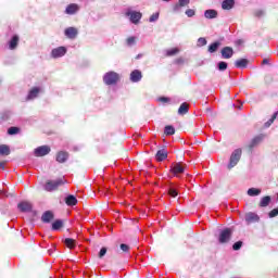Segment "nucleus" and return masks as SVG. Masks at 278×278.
<instances>
[{
  "label": "nucleus",
  "instance_id": "1",
  "mask_svg": "<svg viewBox=\"0 0 278 278\" xmlns=\"http://www.w3.org/2000/svg\"><path fill=\"white\" fill-rule=\"evenodd\" d=\"M242 157V149H236L229 159V163H228V170H231V168L238 166V162H240Z\"/></svg>",
  "mask_w": 278,
  "mask_h": 278
},
{
  "label": "nucleus",
  "instance_id": "2",
  "mask_svg": "<svg viewBox=\"0 0 278 278\" xmlns=\"http://www.w3.org/2000/svg\"><path fill=\"white\" fill-rule=\"evenodd\" d=\"M231 236H233V230L231 228H225L219 232L218 242L219 244H227L231 240Z\"/></svg>",
  "mask_w": 278,
  "mask_h": 278
},
{
  "label": "nucleus",
  "instance_id": "3",
  "mask_svg": "<svg viewBox=\"0 0 278 278\" xmlns=\"http://www.w3.org/2000/svg\"><path fill=\"white\" fill-rule=\"evenodd\" d=\"M119 79L118 74L115 72H109L103 76V81L106 86H114V84H117Z\"/></svg>",
  "mask_w": 278,
  "mask_h": 278
},
{
  "label": "nucleus",
  "instance_id": "4",
  "mask_svg": "<svg viewBox=\"0 0 278 278\" xmlns=\"http://www.w3.org/2000/svg\"><path fill=\"white\" fill-rule=\"evenodd\" d=\"M64 185V181H62V179H58V180H48L46 181V185H45V190L46 192H53L55 190H58V188L60 186H63Z\"/></svg>",
  "mask_w": 278,
  "mask_h": 278
},
{
  "label": "nucleus",
  "instance_id": "5",
  "mask_svg": "<svg viewBox=\"0 0 278 278\" xmlns=\"http://www.w3.org/2000/svg\"><path fill=\"white\" fill-rule=\"evenodd\" d=\"M51 153V147L49 146H40L35 149L34 154L36 157H45V155H49Z\"/></svg>",
  "mask_w": 278,
  "mask_h": 278
},
{
  "label": "nucleus",
  "instance_id": "6",
  "mask_svg": "<svg viewBox=\"0 0 278 278\" xmlns=\"http://www.w3.org/2000/svg\"><path fill=\"white\" fill-rule=\"evenodd\" d=\"M264 140V135H258V136H255L251 142L249 143L248 146V149L249 151H253V149H255V147H257V144H262Z\"/></svg>",
  "mask_w": 278,
  "mask_h": 278
},
{
  "label": "nucleus",
  "instance_id": "7",
  "mask_svg": "<svg viewBox=\"0 0 278 278\" xmlns=\"http://www.w3.org/2000/svg\"><path fill=\"white\" fill-rule=\"evenodd\" d=\"M64 55H66V48L65 47L54 48L51 51V56L54 58V59L64 58Z\"/></svg>",
  "mask_w": 278,
  "mask_h": 278
},
{
  "label": "nucleus",
  "instance_id": "8",
  "mask_svg": "<svg viewBox=\"0 0 278 278\" xmlns=\"http://www.w3.org/2000/svg\"><path fill=\"white\" fill-rule=\"evenodd\" d=\"M126 14L127 16H130V21L134 23V25H138V23H140V18H142V13L138 11L128 12Z\"/></svg>",
  "mask_w": 278,
  "mask_h": 278
},
{
  "label": "nucleus",
  "instance_id": "9",
  "mask_svg": "<svg viewBox=\"0 0 278 278\" xmlns=\"http://www.w3.org/2000/svg\"><path fill=\"white\" fill-rule=\"evenodd\" d=\"M222 58L224 60H231L233 58V48L231 47H224L220 51Z\"/></svg>",
  "mask_w": 278,
  "mask_h": 278
},
{
  "label": "nucleus",
  "instance_id": "10",
  "mask_svg": "<svg viewBox=\"0 0 278 278\" xmlns=\"http://www.w3.org/2000/svg\"><path fill=\"white\" fill-rule=\"evenodd\" d=\"M20 212H31L34 210V205L31 202L23 201L17 204Z\"/></svg>",
  "mask_w": 278,
  "mask_h": 278
},
{
  "label": "nucleus",
  "instance_id": "11",
  "mask_svg": "<svg viewBox=\"0 0 278 278\" xmlns=\"http://www.w3.org/2000/svg\"><path fill=\"white\" fill-rule=\"evenodd\" d=\"M245 223L247 225H252V223H260V215L251 212L245 214Z\"/></svg>",
  "mask_w": 278,
  "mask_h": 278
},
{
  "label": "nucleus",
  "instance_id": "12",
  "mask_svg": "<svg viewBox=\"0 0 278 278\" xmlns=\"http://www.w3.org/2000/svg\"><path fill=\"white\" fill-rule=\"evenodd\" d=\"M66 38H70V40H75L77 38L78 30L75 27H68L64 31Z\"/></svg>",
  "mask_w": 278,
  "mask_h": 278
},
{
  "label": "nucleus",
  "instance_id": "13",
  "mask_svg": "<svg viewBox=\"0 0 278 278\" xmlns=\"http://www.w3.org/2000/svg\"><path fill=\"white\" fill-rule=\"evenodd\" d=\"M170 170L175 175H181L184 173V170H186V164L176 163V164H174V166L172 167Z\"/></svg>",
  "mask_w": 278,
  "mask_h": 278
},
{
  "label": "nucleus",
  "instance_id": "14",
  "mask_svg": "<svg viewBox=\"0 0 278 278\" xmlns=\"http://www.w3.org/2000/svg\"><path fill=\"white\" fill-rule=\"evenodd\" d=\"M156 162H164V160H166V157H168V151H166L165 148L157 150L156 154Z\"/></svg>",
  "mask_w": 278,
  "mask_h": 278
},
{
  "label": "nucleus",
  "instance_id": "15",
  "mask_svg": "<svg viewBox=\"0 0 278 278\" xmlns=\"http://www.w3.org/2000/svg\"><path fill=\"white\" fill-rule=\"evenodd\" d=\"M140 79H142V72H140V70H135L130 73V81L138 84Z\"/></svg>",
  "mask_w": 278,
  "mask_h": 278
},
{
  "label": "nucleus",
  "instance_id": "16",
  "mask_svg": "<svg viewBox=\"0 0 278 278\" xmlns=\"http://www.w3.org/2000/svg\"><path fill=\"white\" fill-rule=\"evenodd\" d=\"M53 218H55V215L51 211H46L41 215V223L49 224L51 223V220H53Z\"/></svg>",
  "mask_w": 278,
  "mask_h": 278
},
{
  "label": "nucleus",
  "instance_id": "17",
  "mask_svg": "<svg viewBox=\"0 0 278 278\" xmlns=\"http://www.w3.org/2000/svg\"><path fill=\"white\" fill-rule=\"evenodd\" d=\"M66 160H68V152L60 151L56 153V162H59V164H64Z\"/></svg>",
  "mask_w": 278,
  "mask_h": 278
},
{
  "label": "nucleus",
  "instance_id": "18",
  "mask_svg": "<svg viewBox=\"0 0 278 278\" xmlns=\"http://www.w3.org/2000/svg\"><path fill=\"white\" fill-rule=\"evenodd\" d=\"M79 11V5L72 3L66 7L65 14H76Z\"/></svg>",
  "mask_w": 278,
  "mask_h": 278
},
{
  "label": "nucleus",
  "instance_id": "19",
  "mask_svg": "<svg viewBox=\"0 0 278 278\" xmlns=\"http://www.w3.org/2000/svg\"><path fill=\"white\" fill-rule=\"evenodd\" d=\"M236 68H247L249 66V60L248 59H238L235 62Z\"/></svg>",
  "mask_w": 278,
  "mask_h": 278
},
{
  "label": "nucleus",
  "instance_id": "20",
  "mask_svg": "<svg viewBox=\"0 0 278 278\" xmlns=\"http://www.w3.org/2000/svg\"><path fill=\"white\" fill-rule=\"evenodd\" d=\"M18 35H14L12 39L9 41V49H11V51H14V49L18 47Z\"/></svg>",
  "mask_w": 278,
  "mask_h": 278
},
{
  "label": "nucleus",
  "instance_id": "21",
  "mask_svg": "<svg viewBox=\"0 0 278 278\" xmlns=\"http://www.w3.org/2000/svg\"><path fill=\"white\" fill-rule=\"evenodd\" d=\"M189 110H190V105L187 102H184L182 104H180L178 109V114L180 116H184L185 114H188Z\"/></svg>",
  "mask_w": 278,
  "mask_h": 278
},
{
  "label": "nucleus",
  "instance_id": "22",
  "mask_svg": "<svg viewBox=\"0 0 278 278\" xmlns=\"http://www.w3.org/2000/svg\"><path fill=\"white\" fill-rule=\"evenodd\" d=\"M65 203L70 207H73L74 205H77V198H75L73 194H70L65 198Z\"/></svg>",
  "mask_w": 278,
  "mask_h": 278
},
{
  "label": "nucleus",
  "instance_id": "23",
  "mask_svg": "<svg viewBox=\"0 0 278 278\" xmlns=\"http://www.w3.org/2000/svg\"><path fill=\"white\" fill-rule=\"evenodd\" d=\"M233 5H236L235 0H224L222 2L223 10H231L233 8Z\"/></svg>",
  "mask_w": 278,
  "mask_h": 278
},
{
  "label": "nucleus",
  "instance_id": "24",
  "mask_svg": "<svg viewBox=\"0 0 278 278\" xmlns=\"http://www.w3.org/2000/svg\"><path fill=\"white\" fill-rule=\"evenodd\" d=\"M64 244L67 247V249H75L77 247V241L72 238H66L64 240Z\"/></svg>",
  "mask_w": 278,
  "mask_h": 278
},
{
  "label": "nucleus",
  "instance_id": "25",
  "mask_svg": "<svg viewBox=\"0 0 278 278\" xmlns=\"http://www.w3.org/2000/svg\"><path fill=\"white\" fill-rule=\"evenodd\" d=\"M39 93H40V88L34 87L33 89H30L27 96V99L28 100L36 99V97H38Z\"/></svg>",
  "mask_w": 278,
  "mask_h": 278
},
{
  "label": "nucleus",
  "instance_id": "26",
  "mask_svg": "<svg viewBox=\"0 0 278 278\" xmlns=\"http://www.w3.org/2000/svg\"><path fill=\"white\" fill-rule=\"evenodd\" d=\"M64 227V222L62 219H56L52 223V231H58Z\"/></svg>",
  "mask_w": 278,
  "mask_h": 278
},
{
  "label": "nucleus",
  "instance_id": "27",
  "mask_svg": "<svg viewBox=\"0 0 278 278\" xmlns=\"http://www.w3.org/2000/svg\"><path fill=\"white\" fill-rule=\"evenodd\" d=\"M205 18H216L218 16V12L214 9L206 10L204 12Z\"/></svg>",
  "mask_w": 278,
  "mask_h": 278
},
{
  "label": "nucleus",
  "instance_id": "28",
  "mask_svg": "<svg viewBox=\"0 0 278 278\" xmlns=\"http://www.w3.org/2000/svg\"><path fill=\"white\" fill-rule=\"evenodd\" d=\"M258 205L260 207H268L270 205V195L263 197Z\"/></svg>",
  "mask_w": 278,
  "mask_h": 278
},
{
  "label": "nucleus",
  "instance_id": "29",
  "mask_svg": "<svg viewBox=\"0 0 278 278\" xmlns=\"http://www.w3.org/2000/svg\"><path fill=\"white\" fill-rule=\"evenodd\" d=\"M218 47H220V41H215L208 46V53H216L218 51Z\"/></svg>",
  "mask_w": 278,
  "mask_h": 278
},
{
  "label": "nucleus",
  "instance_id": "30",
  "mask_svg": "<svg viewBox=\"0 0 278 278\" xmlns=\"http://www.w3.org/2000/svg\"><path fill=\"white\" fill-rule=\"evenodd\" d=\"M10 146L8 144H1L0 146V155H10Z\"/></svg>",
  "mask_w": 278,
  "mask_h": 278
},
{
  "label": "nucleus",
  "instance_id": "31",
  "mask_svg": "<svg viewBox=\"0 0 278 278\" xmlns=\"http://www.w3.org/2000/svg\"><path fill=\"white\" fill-rule=\"evenodd\" d=\"M165 136H175V127L167 125L164 129Z\"/></svg>",
  "mask_w": 278,
  "mask_h": 278
},
{
  "label": "nucleus",
  "instance_id": "32",
  "mask_svg": "<svg viewBox=\"0 0 278 278\" xmlns=\"http://www.w3.org/2000/svg\"><path fill=\"white\" fill-rule=\"evenodd\" d=\"M248 194H249V197H257V195L262 194V190L255 189V188H250L248 190Z\"/></svg>",
  "mask_w": 278,
  "mask_h": 278
},
{
  "label": "nucleus",
  "instance_id": "33",
  "mask_svg": "<svg viewBox=\"0 0 278 278\" xmlns=\"http://www.w3.org/2000/svg\"><path fill=\"white\" fill-rule=\"evenodd\" d=\"M8 134H9V136H16V134H21V128L15 127V126L10 127L8 129Z\"/></svg>",
  "mask_w": 278,
  "mask_h": 278
},
{
  "label": "nucleus",
  "instance_id": "34",
  "mask_svg": "<svg viewBox=\"0 0 278 278\" xmlns=\"http://www.w3.org/2000/svg\"><path fill=\"white\" fill-rule=\"evenodd\" d=\"M190 3V0H178V4L175 5V10L178 8H186Z\"/></svg>",
  "mask_w": 278,
  "mask_h": 278
},
{
  "label": "nucleus",
  "instance_id": "35",
  "mask_svg": "<svg viewBox=\"0 0 278 278\" xmlns=\"http://www.w3.org/2000/svg\"><path fill=\"white\" fill-rule=\"evenodd\" d=\"M179 53V48H173L166 51L167 58H172L173 55H177Z\"/></svg>",
  "mask_w": 278,
  "mask_h": 278
},
{
  "label": "nucleus",
  "instance_id": "36",
  "mask_svg": "<svg viewBox=\"0 0 278 278\" xmlns=\"http://www.w3.org/2000/svg\"><path fill=\"white\" fill-rule=\"evenodd\" d=\"M217 66H218V71H227V62H225V61H220L218 64H217Z\"/></svg>",
  "mask_w": 278,
  "mask_h": 278
},
{
  "label": "nucleus",
  "instance_id": "37",
  "mask_svg": "<svg viewBox=\"0 0 278 278\" xmlns=\"http://www.w3.org/2000/svg\"><path fill=\"white\" fill-rule=\"evenodd\" d=\"M278 116V112L274 113V115L271 116V118L265 124L266 127H270L273 123H275V119Z\"/></svg>",
  "mask_w": 278,
  "mask_h": 278
},
{
  "label": "nucleus",
  "instance_id": "38",
  "mask_svg": "<svg viewBox=\"0 0 278 278\" xmlns=\"http://www.w3.org/2000/svg\"><path fill=\"white\" fill-rule=\"evenodd\" d=\"M108 253V248H102L98 254V257L100 260H103V257H105V254Z\"/></svg>",
  "mask_w": 278,
  "mask_h": 278
},
{
  "label": "nucleus",
  "instance_id": "39",
  "mask_svg": "<svg viewBox=\"0 0 278 278\" xmlns=\"http://www.w3.org/2000/svg\"><path fill=\"white\" fill-rule=\"evenodd\" d=\"M232 249L233 251H240V249H242V241H237L233 243Z\"/></svg>",
  "mask_w": 278,
  "mask_h": 278
},
{
  "label": "nucleus",
  "instance_id": "40",
  "mask_svg": "<svg viewBox=\"0 0 278 278\" xmlns=\"http://www.w3.org/2000/svg\"><path fill=\"white\" fill-rule=\"evenodd\" d=\"M126 42H127L128 47H131L132 45H136V37H128L126 39Z\"/></svg>",
  "mask_w": 278,
  "mask_h": 278
},
{
  "label": "nucleus",
  "instance_id": "41",
  "mask_svg": "<svg viewBox=\"0 0 278 278\" xmlns=\"http://www.w3.org/2000/svg\"><path fill=\"white\" fill-rule=\"evenodd\" d=\"M157 18H160V13H153L151 16H150V23H155V21H157Z\"/></svg>",
  "mask_w": 278,
  "mask_h": 278
},
{
  "label": "nucleus",
  "instance_id": "42",
  "mask_svg": "<svg viewBox=\"0 0 278 278\" xmlns=\"http://www.w3.org/2000/svg\"><path fill=\"white\" fill-rule=\"evenodd\" d=\"M168 194H169V197H172L173 199H175V197H177V194H179V193L177 192V189L170 188V189L168 190Z\"/></svg>",
  "mask_w": 278,
  "mask_h": 278
},
{
  "label": "nucleus",
  "instance_id": "43",
  "mask_svg": "<svg viewBox=\"0 0 278 278\" xmlns=\"http://www.w3.org/2000/svg\"><path fill=\"white\" fill-rule=\"evenodd\" d=\"M269 218H275V216H278V207L277 208H273L269 214H268Z\"/></svg>",
  "mask_w": 278,
  "mask_h": 278
},
{
  "label": "nucleus",
  "instance_id": "44",
  "mask_svg": "<svg viewBox=\"0 0 278 278\" xmlns=\"http://www.w3.org/2000/svg\"><path fill=\"white\" fill-rule=\"evenodd\" d=\"M186 14L189 18H192V16H194V14H197V12L193 9H188L186 11Z\"/></svg>",
  "mask_w": 278,
  "mask_h": 278
},
{
  "label": "nucleus",
  "instance_id": "45",
  "mask_svg": "<svg viewBox=\"0 0 278 278\" xmlns=\"http://www.w3.org/2000/svg\"><path fill=\"white\" fill-rule=\"evenodd\" d=\"M198 42L201 47H205V45H207V39L203 38V37H200L198 39Z\"/></svg>",
  "mask_w": 278,
  "mask_h": 278
},
{
  "label": "nucleus",
  "instance_id": "46",
  "mask_svg": "<svg viewBox=\"0 0 278 278\" xmlns=\"http://www.w3.org/2000/svg\"><path fill=\"white\" fill-rule=\"evenodd\" d=\"M254 16H256V18H262V16H264V11L262 10H256L254 12Z\"/></svg>",
  "mask_w": 278,
  "mask_h": 278
},
{
  "label": "nucleus",
  "instance_id": "47",
  "mask_svg": "<svg viewBox=\"0 0 278 278\" xmlns=\"http://www.w3.org/2000/svg\"><path fill=\"white\" fill-rule=\"evenodd\" d=\"M159 101H161V103H170V98L161 97L159 98Z\"/></svg>",
  "mask_w": 278,
  "mask_h": 278
},
{
  "label": "nucleus",
  "instance_id": "48",
  "mask_svg": "<svg viewBox=\"0 0 278 278\" xmlns=\"http://www.w3.org/2000/svg\"><path fill=\"white\" fill-rule=\"evenodd\" d=\"M121 249L124 253H127V251H129V245L125 244V243H122L121 245Z\"/></svg>",
  "mask_w": 278,
  "mask_h": 278
},
{
  "label": "nucleus",
  "instance_id": "49",
  "mask_svg": "<svg viewBox=\"0 0 278 278\" xmlns=\"http://www.w3.org/2000/svg\"><path fill=\"white\" fill-rule=\"evenodd\" d=\"M174 63L176 64H184V59L182 58H178L174 61Z\"/></svg>",
  "mask_w": 278,
  "mask_h": 278
},
{
  "label": "nucleus",
  "instance_id": "50",
  "mask_svg": "<svg viewBox=\"0 0 278 278\" xmlns=\"http://www.w3.org/2000/svg\"><path fill=\"white\" fill-rule=\"evenodd\" d=\"M0 170H5V161L0 162Z\"/></svg>",
  "mask_w": 278,
  "mask_h": 278
},
{
  "label": "nucleus",
  "instance_id": "51",
  "mask_svg": "<svg viewBox=\"0 0 278 278\" xmlns=\"http://www.w3.org/2000/svg\"><path fill=\"white\" fill-rule=\"evenodd\" d=\"M269 63H270V61L268 59H264L262 62V64H269Z\"/></svg>",
  "mask_w": 278,
  "mask_h": 278
},
{
  "label": "nucleus",
  "instance_id": "52",
  "mask_svg": "<svg viewBox=\"0 0 278 278\" xmlns=\"http://www.w3.org/2000/svg\"><path fill=\"white\" fill-rule=\"evenodd\" d=\"M163 1L168 2V1H170V0H163Z\"/></svg>",
  "mask_w": 278,
  "mask_h": 278
}]
</instances>
